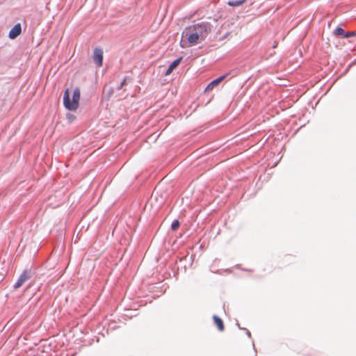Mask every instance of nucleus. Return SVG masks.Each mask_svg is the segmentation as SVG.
Instances as JSON below:
<instances>
[{"instance_id":"obj_1","label":"nucleus","mask_w":356,"mask_h":356,"mask_svg":"<svg viewBox=\"0 0 356 356\" xmlns=\"http://www.w3.org/2000/svg\"><path fill=\"white\" fill-rule=\"evenodd\" d=\"M80 99V90L76 88L72 94V100L70 97L69 89H66L63 95V104L64 106L69 111H76L79 107V102Z\"/></svg>"},{"instance_id":"obj_2","label":"nucleus","mask_w":356,"mask_h":356,"mask_svg":"<svg viewBox=\"0 0 356 356\" xmlns=\"http://www.w3.org/2000/svg\"><path fill=\"white\" fill-rule=\"evenodd\" d=\"M188 31L195 32L201 40H204L211 31V26L208 22H202L188 27Z\"/></svg>"},{"instance_id":"obj_3","label":"nucleus","mask_w":356,"mask_h":356,"mask_svg":"<svg viewBox=\"0 0 356 356\" xmlns=\"http://www.w3.org/2000/svg\"><path fill=\"white\" fill-rule=\"evenodd\" d=\"M33 274L34 273L32 272L31 269H26L24 270L23 273L18 277L15 284H14V288L17 289L20 287L24 283L25 281H26L29 279H31L33 277Z\"/></svg>"},{"instance_id":"obj_4","label":"nucleus","mask_w":356,"mask_h":356,"mask_svg":"<svg viewBox=\"0 0 356 356\" xmlns=\"http://www.w3.org/2000/svg\"><path fill=\"white\" fill-rule=\"evenodd\" d=\"M183 34H185L187 36L188 42L190 46L195 45L197 43L198 40H200L198 35H197L195 32L188 31V28L185 29Z\"/></svg>"},{"instance_id":"obj_5","label":"nucleus","mask_w":356,"mask_h":356,"mask_svg":"<svg viewBox=\"0 0 356 356\" xmlns=\"http://www.w3.org/2000/svg\"><path fill=\"white\" fill-rule=\"evenodd\" d=\"M93 59L97 66L100 67L103 63V51L102 49L96 47L93 51Z\"/></svg>"},{"instance_id":"obj_6","label":"nucleus","mask_w":356,"mask_h":356,"mask_svg":"<svg viewBox=\"0 0 356 356\" xmlns=\"http://www.w3.org/2000/svg\"><path fill=\"white\" fill-rule=\"evenodd\" d=\"M22 26L19 23L16 24L10 31L8 37L10 39H15L21 34Z\"/></svg>"},{"instance_id":"obj_7","label":"nucleus","mask_w":356,"mask_h":356,"mask_svg":"<svg viewBox=\"0 0 356 356\" xmlns=\"http://www.w3.org/2000/svg\"><path fill=\"white\" fill-rule=\"evenodd\" d=\"M225 76L226 75H222L211 81L210 83L207 86L205 90L207 91L212 90L215 86L218 85L225 78Z\"/></svg>"},{"instance_id":"obj_8","label":"nucleus","mask_w":356,"mask_h":356,"mask_svg":"<svg viewBox=\"0 0 356 356\" xmlns=\"http://www.w3.org/2000/svg\"><path fill=\"white\" fill-rule=\"evenodd\" d=\"M213 319L218 330L220 332L223 331L225 330V327L222 320L216 315H213Z\"/></svg>"},{"instance_id":"obj_9","label":"nucleus","mask_w":356,"mask_h":356,"mask_svg":"<svg viewBox=\"0 0 356 356\" xmlns=\"http://www.w3.org/2000/svg\"><path fill=\"white\" fill-rule=\"evenodd\" d=\"M182 60V57H179L178 58L175 59L168 67V68L166 70L165 74H170L177 66L180 63L181 60Z\"/></svg>"},{"instance_id":"obj_10","label":"nucleus","mask_w":356,"mask_h":356,"mask_svg":"<svg viewBox=\"0 0 356 356\" xmlns=\"http://www.w3.org/2000/svg\"><path fill=\"white\" fill-rule=\"evenodd\" d=\"M247 0H235V1H229L227 4L232 7H237L241 6Z\"/></svg>"},{"instance_id":"obj_11","label":"nucleus","mask_w":356,"mask_h":356,"mask_svg":"<svg viewBox=\"0 0 356 356\" xmlns=\"http://www.w3.org/2000/svg\"><path fill=\"white\" fill-rule=\"evenodd\" d=\"M334 34L337 36H341L343 38V35H345V31L343 28L338 26L334 31Z\"/></svg>"},{"instance_id":"obj_12","label":"nucleus","mask_w":356,"mask_h":356,"mask_svg":"<svg viewBox=\"0 0 356 356\" xmlns=\"http://www.w3.org/2000/svg\"><path fill=\"white\" fill-rule=\"evenodd\" d=\"M179 226V222L178 220H175L172 221L171 224V229L172 230H176Z\"/></svg>"},{"instance_id":"obj_13","label":"nucleus","mask_w":356,"mask_h":356,"mask_svg":"<svg viewBox=\"0 0 356 356\" xmlns=\"http://www.w3.org/2000/svg\"><path fill=\"white\" fill-rule=\"evenodd\" d=\"M355 35V32H354V31L345 32V35H343V38H349L353 37Z\"/></svg>"},{"instance_id":"obj_14","label":"nucleus","mask_w":356,"mask_h":356,"mask_svg":"<svg viewBox=\"0 0 356 356\" xmlns=\"http://www.w3.org/2000/svg\"><path fill=\"white\" fill-rule=\"evenodd\" d=\"M127 81V78L124 77L122 81H121L120 84L118 86L117 89L120 90L122 88V87L125 85Z\"/></svg>"},{"instance_id":"obj_15","label":"nucleus","mask_w":356,"mask_h":356,"mask_svg":"<svg viewBox=\"0 0 356 356\" xmlns=\"http://www.w3.org/2000/svg\"><path fill=\"white\" fill-rule=\"evenodd\" d=\"M243 330H244L245 332V334H247V336L248 337H250V338L251 337V333H250V332L248 329L243 328Z\"/></svg>"},{"instance_id":"obj_16","label":"nucleus","mask_w":356,"mask_h":356,"mask_svg":"<svg viewBox=\"0 0 356 356\" xmlns=\"http://www.w3.org/2000/svg\"><path fill=\"white\" fill-rule=\"evenodd\" d=\"M236 325L240 330H243V327H241L238 323H236Z\"/></svg>"},{"instance_id":"obj_17","label":"nucleus","mask_w":356,"mask_h":356,"mask_svg":"<svg viewBox=\"0 0 356 356\" xmlns=\"http://www.w3.org/2000/svg\"><path fill=\"white\" fill-rule=\"evenodd\" d=\"M70 119H72V115L70 114Z\"/></svg>"},{"instance_id":"obj_18","label":"nucleus","mask_w":356,"mask_h":356,"mask_svg":"<svg viewBox=\"0 0 356 356\" xmlns=\"http://www.w3.org/2000/svg\"><path fill=\"white\" fill-rule=\"evenodd\" d=\"M70 119H72V115L70 114Z\"/></svg>"},{"instance_id":"obj_19","label":"nucleus","mask_w":356,"mask_h":356,"mask_svg":"<svg viewBox=\"0 0 356 356\" xmlns=\"http://www.w3.org/2000/svg\"><path fill=\"white\" fill-rule=\"evenodd\" d=\"M70 119H72V115L70 114Z\"/></svg>"}]
</instances>
